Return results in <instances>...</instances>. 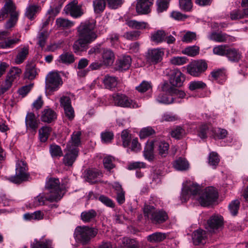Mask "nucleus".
Listing matches in <instances>:
<instances>
[{
	"mask_svg": "<svg viewBox=\"0 0 248 248\" xmlns=\"http://www.w3.org/2000/svg\"><path fill=\"white\" fill-rule=\"evenodd\" d=\"M102 64L106 66H111L114 62L115 55L113 52L107 48H102Z\"/></svg>",
	"mask_w": 248,
	"mask_h": 248,
	"instance_id": "obj_18",
	"label": "nucleus"
},
{
	"mask_svg": "<svg viewBox=\"0 0 248 248\" xmlns=\"http://www.w3.org/2000/svg\"><path fill=\"white\" fill-rule=\"evenodd\" d=\"M166 36L164 31L159 30L152 35L151 39L155 42L160 43L165 40Z\"/></svg>",
	"mask_w": 248,
	"mask_h": 248,
	"instance_id": "obj_45",
	"label": "nucleus"
},
{
	"mask_svg": "<svg viewBox=\"0 0 248 248\" xmlns=\"http://www.w3.org/2000/svg\"><path fill=\"white\" fill-rule=\"evenodd\" d=\"M144 215L154 224H160L168 219L167 213L163 210H157L153 205H145L143 209Z\"/></svg>",
	"mask_w": 248,
	"mask_h": 248,
	"instance_id": "obj_4",
	"label": "nucleus"
},
{
	"mask_svg": "<svg viewBox=\"0 0 248 248\" xmlns=\"http://www.w3.org/2000/svg\"><path fill=\"white\" fill-rule=\"evenodd\" d=\"M98 233L95 228L88 226H78L75 231L74 236L76 240L82 245L88 244L91 239L94 237Z\"/></svg>",
	"mask_w": 248,
	"mask_h": 248,
	"instance_id": "obj_5",
	"label": "nucleus"
},
{
	"mask_svg": "<svg viewBox=\"0 0 248 248\" xmlns=\"http://www.w3.org/2000/svg\"><path fill=\"white\" fill-rule=\"evenodd\" d=\"M173 166L178 170H186L188 169L189 164L185 158L179 157L173 161Z\"/></svg>",
	"mask_w": 248,
	"mask_h": 248,
	"instance_id": "obj_28",
	"label": "nucleus"
},
{
	"mask_svg": "<svg viewBox=\"0 0 248 248\" xmlns=\"http://www.w3.org/2000/svg\"><path fill=\"white\" fill-rule=\"evenodd\" d=\"M213 132L216 137L218 139H223L225 138L228 134V132L224 129L217 128L213 130Z\"/></svg>",
	"mask_w": 248,
	"mask_h": 248,
	"instance_id": "obj_63",
	"label": "nucleus"
},
{
	"mask_svg": "<svg viewBox=\"0 0 248 248\" xmlns=\"http://www.w3.org/2000/svg\"><path fill=\"white\" fill-rule=\"evenodd\" d=\"M170 0H157V11L158 13H162L166 11L168 8Z\"/></svg>",
	"mask_w": 248,
	"mask_h": 248,
	"instance_id": "obj_50",
	"label": "nucleus"
},
{
	"mask_svg": "<svg viewBox=\"0 0 248 248\" xmlns=\"http://www.w3.org/2000/svg\"><path fill=\"white\" fill-rule=\"evenodd\" d=\"M192 237L194 245L204 244L207 238L206 232L203 230L198 229L193 232Z\"/></svg>",
	"mask_w": 248,
	"mask_h": 248,
	"instance_id": "obj_19",
	"label": "nucleus"
},
{
	"mask_svg": "<svg viewBox=\"0 0 248 248\" xmlns=\"http://www.w3.org/2000/svg\"><path fill=\"white\" fill-rule=\"evenodd\" d=\"M64 10L67 14H69L71 16L74 18L79 17L84 14L82 6L78 4L77 0H74L67 4L65 7Z\"/></svg>",
	"mask_w": 248,
	"mask_h": 248,
	"instance_id": "obj_11",
	"label": "nucleus"
},
{
	"mask_svg": "<svg viewBox=\"0 0 248 248\" xmlns=\"http://www.w3.org/2000/svg\"><path fill=\"white\" fill-rule=\"evenodd\" d=\"M114 137L112 132L106 131L101 134V138L104 143H108L111 142Z\"/></svg>",
	"mask_w": 248,
	"mask_h": 248,
	"instance_id": "obj_55",
	"label": "nucleus"
},
{
	"mask_svg": "<svg viewBox=\"0 0 248 248\" xmlns=\"http://www.w3.org/2000/svg\"><path fill=\"white\" fill-rule=\"evenodd\" d=\"M207 68V63L203 60L194 61L187 65V72L190 75L198 77Z\"/></svg>",
	"mask_w": 248,
	"mask_h": 248,
	"instance_id": "obj_8",
	"label": "nucleus"
},
{
	"mask_svg": "<svg viewBox=\"0 0 248 248\" xmlns=\"http://www.w3.org/2000/svg\"><path fill=\"white\" fill-rule=\"evenodd\" d=\"M184 134V129L180 126H177L174 128L170 132L171 137L176 139H181Z\"/></svg>",
	"mask_w": 248,
	"mask_h": 248,
	"instance_id": "obj_51",
	"label": "nucleus"
},
{
	"mask_svg": "<svg viewBox=\"0 0 248 248\" xmlns=\"http://www.w3.org/2000/svg\"><path fill=\"white\" fill-rule=\"evenodd\" d=\"M127 24L130 28L137 30L145 29L147 25L146 22H138L134 20L129 21Z\"/></svg>",
	"mask_w": 248,
	"mask_h": 248,
	"instance_id": "obj_47",
	"label": "nucleus"
},
{
	"mask_svg": "<svg viewBox=\"0 0 248 248\" xmlns=\"http://www.w3.org/2000/svg\"><path fill=\"white\" fill-rule=\"evenodd\" d=\"M62 84L60 75L57 72L49 73L46 78V89L49 92H54L58 90Z\"/></svg>",
	"mask_w": 248,
	"mask_h": 248,
	"instance_id": "obj_7",
	"label": "nucleus"
},
{
	"mask_svg": "<svg viewBox=\"0 0 248 248\" xmlns=\"http://www.w3.org/2000/svg\"><path fill=\"white\" fill-rule=\"evenodd\" d=\"M246 16L245 14V9L243 11L240 10L235 9L233 10L230 14V17L232 20H237L241 19Z\"/></svg>",
	"mask_w": 248,
	"mask_h": 248,
	"instance_id": "obj_56",
	"label": "nucleus"
},
{
	"mask_svg": "<svg viewBox=\"0 0 248 248\" xmlns=\"http://www.w3.org/2000/svg\"><path fill=\"white\" fill-rule=\"evenodd\" d=\"M219 162V158L218 154L214 152L210 153L208 156V163L210 166L215 168L218 165Z\"/></svg>",
	"mask_w": 248,
	"mask_h": 248,
	"instance_id": "obj_49",
	"label": "nucleus"
},
{
	"mask_svg": "<svg viewBox=\"0 0 248 248\" xmlns=\"http://www.w3.org/2000/svg\"><path fill=\"white\" fill-rule=\"evenodd\" d=\"M240 202L236 200L232 201L229 205V209L233 216H236L239 208Z\"/></svg>",
	"mask_w": 248,
	"mask_h": 248,
	"instance_id": "obj_53",
	"label": "nucleus"
},
{
	"mask_svg": "<svg viewBox=\"0 0 248 248\" xmlns=\"http://www.w3.org/2000/svg\"><path fill=\"white\" fill-rule=\"evenodd\" d=\"M103 83L106 88L111 90L117 86L118 82L116 77L107 75L104 78Z\"/></svg>",
	"mask_w": 248,
	"mask_h": 248,
	"instance_id": "obj_31",
	"label": "nucleus"
},
{
	"mask_svg": "<svg viewBox=\"0 0 248 248\" xmlns=\"http://www.w3.org/2000/svg\"><path fill=\"white\" fill-rule=\"evenodd\" d=\"M207 229L211 232L222 227L223 224V217L220 216H212L207 221Z\"/></svg>",
	"mask_w": 248,
	"mask_h": 248,
	"instance_id": "obj_16",
	"label": "nucleus"
},
{
	"mask_svg": "<svg viewBox=\"0 0 248 248\" xmlns=\"http://www.w3.org/2000/svg\"><path fill=\"white\" fill-rule=\"evenodd\" d=\"M56 24L59 27L69 28L72 27L74 23L73 22L65 18H59L56 19Z\"/></svg>",
	"mask_w": 248,
	"mask_h": 248,
	"instance_id": "obj_46",
	"label": "nucleus"
},
{
	"mask_svg": "<svg viewBox=\"0 0 248 248\" xmlns=\"http://www.w3.org/2000/svg\"><path fill=\"white\" fill-rule=\"evenodd\" d=\"M202 206H208L215 202L218 197L217 190L213 186H208L201 191V186L193 182L186 185L182 189L181 196L183 202H186L190 196L196 197Z\"/></svg>",
	"mask_w": 248,
	"mask_h": 248,
	"instance_id": "obj_1",
	"label": "nucleus"
},
{
	"mask_svg": "<svg viewBox=\"0 0 248 248\" xmlns=\"http://www.w3.org/2000/svg\"><path fill=\"white\" fill-rule=\"evenodd\" d=\"M164 54V52L162 49H149L146 54V58L149 63L156 64L161 61Z\"/></svg>",
	"mask_w": 248,
	"mask_h": 248,
	"instance_id": "obj_12",
	"label": "nucleus"
},
{
	"mask_svg": "<svg viewBox=\"0 0 248 248\" xmlns=\"http://www.w3.org/2000/svg\"><path fill=\"white\" fill-rule=\"evenodd\" d=\"M29 53V46H24L20 48L18 51L17 55L15 59V62L17 64H20L23 62L26 59Z\"/></svg>",
	"mask_w": 248,
	"mask_h": 248,
	"instance_id": "obj_22",
	"label": "nucleus"
},
{
	"mask_svg": "<svg viewBox=\"0 0 248 248\" xmlns=\"http://www.w3.org/2000/svg\"><path fill=\"white\" fill-rule=\"evenodd\" d=\"M114 188L116 191L117 201L119 204H122L125 202V192L119 183H115Z\"/></svg>",
	"mask_w": 248,
	"mask_h": 248,
	"instance_id": "obj_30",
	"label": "nucleus"
},
{
	"mask_svg": "<svg viewBox=\"0 0 248 248\" xmlns=\"http://www.w3.org/2000/svg\"><path fill=\"white\" fill-rule=\"evenodd\" d=\"M156 101L160 103L166 104H170L174 102V98L171 97L170 99L168 98L166 95L164 93H160L156 98Z\"/></svg>",
	"mask_w": 248,
	"mask_h": 248,
	"instance_id": "obj_57",
	"label": "nucleus"
},
{
	"mask_svg": "<svg viewBox=\"0 0 248 248\" xmlns=\"http://www.w3.org/2000/svg\"><path fill=\"white\" fill-rule=\"evenodd\" d=\"M37 75L36 69L33 65H28L26 66L24 73V77L30 80L34 79Z\"/></svg>",
	"mask_w": 248,
	"mask_h": 248,
	"instance_id": "obj_38",
	"label": "nucleus"
},
{
	"mask_svg": "<svg viewBox=\"0 0 248 248\" xmlns=\"http://www.w3.org/2000/svg\"><path fill=\"white\" fill-rule=\"evenodd\" d=\"M229 47V46L227 45H218L213 48V52L217 55L226 56Z\"/></svg>",
	"mask_w": 248,
	"mask_h": 248,
	"instance_id": "obj_41",
	"label": "nucleus"
},
{
	"mask_svg": "<svg viewBox=\"0 0 248 248\" xmlns=\"http://www.w3.org/2000/svg\"><path fill=\"white\" fill-rule=\"evenodd\" d=\"M50 195L47 193L39 195L37 196L34 199V205L36 206L42 205L45 204L46 201H49L50 202H57L56 201H51L50 199Z\"/></svg>",
	"mask_w": 248,
	"mask_h": 248,
	"instance_id": "obj_36",
	"label": "nucleus"
},
{
	"mask_svg": "<svg viewBox=\"0 0 248 248\" xmlns=\"http://www.w3.org/2000/svg\"><path fill=\"white\" fill-rule=\"evenodd\" d=\"M47 36V32L43 31L39 33L37 37L38 45L42 48L45 46Z\"/></svg>",
	"mask_w": 248,
	"mask_h": 248,
	"instance_id": "obj_61",
	"label": "nucleus"
},
{
	"mask_svg": "<svg viewBox=\"0 0 248 248\" xmlns=\"http://www.w3.org/2000/svg\"><path fill=\"white\" fill-rule=\"evenodd\" d=\"M140 35V31H133L126 32L124 35V37L127 40H136L138 39Z\"/></svg>",
	"mask_w": 248,
	"mask_h": 248,
	"instance_id": "obj_59",
	"label": "nucleus"
},
{
	"mask_svg": "<svg viewBox=\"0 0 248 248\" xmlns=\"http://www.w3.org/2000/svg\"><path fill=\"white\" fill-rule=\"evenodd\" d=\"M45 188L48 190L47 193L50 195L49 199L51 201L58 202L62 197V195H61L62 189L59 179L56 178L48 179L46 184Z\"/></svg>",
	"mask_w": 248,
	"mask_h": 248,
	"instance_id": "obj_6",
	"label": "nucleus"
},
{
	"mask_svg": "<svg viewBox=\"0 0 248 248\" xmlns=\"http://www.w3.org/2000/svg\"><path fill=\"white\" fill-rule=\"evenodd\" d=\"M112 98L114 105L116 106L132 108H137L139 107V105L137 103L129 99L124 94L115 93L113 94Z\"/></svg>",
	"mask_w": 248,
	"mask_h": 248,
	"instance_id": "obj_9",
	"label": "nucleus"
},
{
	"mask_svg": "<svg viewBox=\"0 0 248 248\" xmlns=\"http://www.w3.org/2000/svg\"><path fill=\"white\" fill-rule=\"evenodd\" d=\"M100 172L95 169H89L85 171V177L87 181L91 183H94L97 181Z\"/></svg>",
	"mask_w": 248,
	"mask_h": 248,
	"instance_id": "obj_24",
	"label": "nucleus"
},
{
	"mask_svg": "<svg viewBox=\"0 0 248 248\" xmlns=\"http://www.w3.org/2000/svg\"><path fill=\"white\" fill-rule=\"evenodd\" d=\"M51 128L49 126H43L39 130V138L41 142H46L50 134Z\"/></svg>",
	"mask_w": 248,
	"mask_h": 248,
	"instance_id": "obj_39",
	"label": "nucleus"
},
{
	"mask_svg": "<svg viewBox=\"0 0 248 248\" xmlns=\"http://www.w3.org/2000/svg\"><path fill=\"white\" fill-rule=\"evenodd\" d=\"M167 237L165 233L156 232L147 237V240L150 243H155L163 241Z\"/></svg>",
	"mask_w": 248,
	"mask_h": 248,
	"instance_id": "obj_29",
	"label": "nucleus"
},
{
	"mask_svg": "<svg viewBox=\"0 0 248 248\" xmlns=\"http://www.w3.org/2000/svg\"><path fill=\"white\" fill-rule=\"evenodd\" d=\"M155 133V131L151 127H147L142 129L140 133L141 139H144Z\"/></svg>",
	"mask_w": 248,
	"mask_h": 248,
	"instance_id": "obj_62",
	"label": "nucleus"
},
{
	"mask_svg": "<svg viewBox=\"0 0 248 248\" xmlns=\"http://www.w3.org/2000/svg\"><path fill=\"white\" fill-rule=\"evenodd\" d=\"M94 11L95 13L102 12L106 7V1L105 0H94L93 1Z\"/></svg>",
	"mask_w": 248,
	"mask_h": 248,
	"instance_id": "obj_43",
	"label": "nucleus"
},
{
	"mask_svg": "<svg viewBox=\"0 0 248 248\" xmlns=\"http://www.w3.org/2000/svg\"><path fill=\"white\" fill-rule=\"evenodd\" d=\"M40 10V7L37 5H31L26 8L25 16L32 20L34 18L35 15Z\"/></svg>",
	"mask_w": 248,
	"mask_h": 248,
	"instance_id": "obj_34",
	"label": "nucleus"
},
{
	"mask_svg": "<svg viewBox=\"0 0 248 248\" xmlns=\"http://www.w3.org/2000/svg\"><path fill=\"white\" fill-rule=\"evenodd\" d=\"M21 73L20 69L17 67H13L9 71L6 77L13 82L15 79L19 77Z\"/></svg>",
	"mask_w": 248,
	"mask_h": 248,
	"instance_id": "obj_44",
	"label": "nucleus"
},
{
	"mask_svg": "<svg viewBox=\"0 0 248 248\" xmlns=\"http://www.w3.org/2000/svg\"><path fill=\"white\" fill-rule=\"evenodd\" d=\"M226 56L230 61L237 62L241 58V54L238 49L229 46Z\"/></svg>",
	"mask_w": 248,
	"mask_h": 248,
	"instance_id": "obj_27",
	"label": "nucleus"
},
{
	"mask_svg": "<svg viewBox=\"0 0 248 248\" xmlns=\"http://www.w3.org/2000/svg\"><path fill=\"white\" fill-rule=\"evenodd\" d=\"M31 248H52V242L50 240L36 241L31 245Z\"/></svg>",
	"mask_w": 248,
	"mask_h": 248,
	"instance_id": "obj_48",
	"label": "nucleus"
},
{
	"mask_svg": "<svg viewBox=\"0 0 248 248\" xmlns=\"http://www.w3.org/2000/svg\"><path fill=\"white\" fill-rule=\"evenodd\" d=\"M95 28V22L94 21H86L80 23L77 29L78 38L73 45V51L75 53L86 51L88 45L97 38Z\"/></svg>",
	"mask_w": 248,
	"mask_h": 248,
	"instance_id": "obj_2",
	"label": "nucleus"
},
{
	"mask_svg": "<svg viewBox=\"0 0 248 248\" xmlns=\"http://www.w3.org/2000/svg\"><path fill=\"white\" fill-rule=\"evenodd\" d=\"M19 16L16 11V6L12 0H7L0 10V21H3L9 17L5 24V28L11 29L16 24Z\"/></svg>",
	"mask_w": 248,
	"mask_h": 248,
	"instance_id": "obj_3",
	"label": "nucleus"
},
{
	"mask_svg": "<svg viewBox=\"0 0 248 248\" xmlns=\"http://www.w3.org/2000/svg\"><path fill=\"white\" fill-rule=\"evenodd\" d=\"M131 59L130 56H124L119 59L117 62V69L123 71L128 69L130 66Z\"/></svg>",
	"mask_w": 248,
	"mask_h": 248,
	"instance_id": "obj_25",
	"label": "nucleus"
},
{
	"mask_svg": "<svg viewBox=\"0 0 248 248\" xmlns=\"http://www.w3.org/2000/svg\"><path fill=\"white\" fill-rule=\"evenodd\" d=\"M60 62L65 64H69L75 62L74 55L72 52H64L60 56Z\"/></svg>",
	"mask_w": 248,
	"mask_h": 248,
	"instance_id": "obj_35",
	"label": "nucleus"
},
{
	"mask_svg": "<svg viewBox=\"0 0 248 248\" xmlns=\"http://www.w3.org/2000/svg\"><path fill=\"white\" fill-rule=\"evenodd\" d=\"M153 0H137L136 12L140 15H146L150 12V7L153 4Z\"/></svg>",
	"mask_w": 248,
	"mask_h": 248,
	"instance_id": "obj_14",
	"label": "nucleus"
},
{
	"mask_svg": "<svg viewBox=\"0 0 248 248\" xmlns=\"http://www.w3.org/2000/svg\"><path fill=\"white\" fill-rule=\"evenodd\" d=\"M80 131H75L71 135V140L69 141L66 145L67 148L78 149V147L80 145Z\"/></svg>",
	"mask_w": 248,
	"mask_h": 248,
	"instance_id": "obj_20",
	"label": "nucleus"
},
{
	"mask_svg": "<svg viewBox=\"0 0 248 248\" xmlns=\"http://www.w3.org/2000/svg\"><path fill=\"white\" fill-rule=\"evenodd\" d=\"M99 200L109 207L114 208L115 207V203L112 200L104 195H101L99 197Z\"/></svg>",
	"mask_w": 248,
	"mask_h": 248,
	"instance_id": "obj_64",
	"label": "nucleus"
},
{
	"mask_svg": "<svg viewBox=\"0 0 248 248\" xmlns=\"http://www.w3.org/2000/svg\"><path fill=\"white\" fill-rule=\"evenodd\" d=\"M185 80L184 75L178 69L171 70L169 74V83L170 86L180 87Z\"/></svg>",
	"mask_w": 248,
	"mask_h": 248,
	"instance_id": "obj_10",
	"label": "nucleus"
},
{
	"mask_svg": "<svg viewBox=\"0 0 248 248\" xmlns=\"http://www.w3.org/2000/svg\"><path fill=\"white\" fill-rule=\"evenodd\" d=\"M206 86V84L202 81H194L190 83L189 88L191 91H194L197 89H203Z\"/></svg>",
	"mask_w": 248,
	"mask_h": 248,
	"instance_id": "obj_54",
	"label": "nucleus"
},
{
	"mask_svg": "<svg viewBox=\"0 0 248 248\" xmlns=\"http://www.w3.org/2000/svg\"><path fill=\"white\" fill-rule=\"evenodd\" d=\"M13 82L7 77L5 80L0 85V93L3 94L7 91L11 87Z\"/></svg>",
	"mask_w": 248,
	"mask_h": 248,
	"instance_id": "obj_58",
	"label": "nucleus"
},
{
	"mask_svg": "<svg viewBox=\"0 0 248 248\" xmlns=\"http://www.w3.org/2000/svg\"><path fill=\"white\" fill-rule=\"evenodd\" d=\"M66 149L67 152L64 156L63 163L65 165L71 167L78 156L79 150L67 148Z\"/></svg>",
	"mask_w": 248,
	"mask_h": 248,
	"instance_id": "obj_17",
	"label": "nucleus"
},
{
	"mask_svg": "<svg viewBox=\"0 0 248 248\" xmlns=\"http://www.w3.org/2000/svg\"><path fill=\"white\" fill-rule=\"evenodd\" d=\"M229 37V35L226 33L213 31L209 36V39L217 42L224 43L227 41Z\"/></svg>",
	"mask_w": 248,
	"mask_h": 248,
	"instance_id": "obj_26",
	"label": "nucleus"
},
{
	"mask_svg": "<svg viewBox=\"0 0 248 248\" xmlns=\"http://www.w3.org/2000/svg\"><path fill=\"white\" fill-rule=\"evenodd\" d=\"M154 149L153 141L148 143L145 147L144 156L149 161H152L154 159Z\"/></svg>",
	"mask_w": 248,
	"mask_h": 248,
	"instance_id": "obj_32",
	"label": "nucleus"
},
{
	"mask_svg": "<svg viewBox=\"0 0 248 248\" xmlns=\"http://www.w3.org/2000/svg\"><path fill=\"white\" fill-rule=\"evenodd\" d=\"M178 88V87L170 86L168 82L166 81L162 84L161 89L162 91L168 93L172 96H177L180 98H184L186 93L182 90H179Z\"/></svg>",
	"mask_w": 248,
	"mask_h": 248,
	"instance_id": "obj_15",
	"label": "nucleus"
},
{
	"mask_svg": "<svg viewBox=\"0 0 248 248\" xmlns=\"http://www.w3.org/2000/svg\"><path fill=\"white\" fill-rule=\"evenodd\" d=\"M57 118L56 112L50 108L45 109L42 112L41 120L42 122L50 123Z\"/></svg>",
	"mask_w": 248,
	"mask_h": 248,
	"instance_id": "obj_21",
	"label": "nucleus"
},
{
	"mask_svg": "<svg viewBox=\"0 0 248 248\" xmlns=\"http://www.w3.org/2000/svg\"><path fill=\"white\" fill-rule=\"evenodd\" d=\"M152 85L149 82L143 81L139 86L136 87V89L140 93H144L152 89Z\"/></svg>",
	"mask_w": 248,
	"mask_h": 248,
	"instance_id": "obj_60",
	"label": "nucleus"
},
{
	"mask_svg": "<svg viewBox=\"0 0 248 248\" xmlns=\"http://www.w3.org/2000/svg\"><path fill=\"white\" fill-rule=\"evenodd\" d=\"M30 175L28 172L16 171V174L10 178V181L15 184H20L29 180Z\"/></svg>",
	"mask_w": 248,
	"mask_h": 248,
	"instance_id": "obj_23",
	"label": "nucleus"
},
{
	"mask_svg": "<svg viewBox=\"0 0 248 248\" xmlns=\"http://www.w3.org/2000/svg\"><path fill=\"white\" fill-rule=\"evenodd\" d=\"M200 48L196 46H193L185 48L182 50V53L189 56L194 57L199 53Z\"/></svg>",
	"mask_w": 248,
	"mask_h": 248,
	"instance_id": "obj_42",
	"label": "nucleus"
},
{
	"mask_svg": "<svg viewBox=\"0 0 248 248\" xmlns=\"http://www.w3.org/2000/svg\"><path fill=\"white\" fill-rule=\"evenodd\" d=\"M179 7L184 12H190L193 8L192 0H179Z\"/></svg>",
	"mask_w": 248,
	"mask_h": 248,
	"instance_id": "obj_37",
	"label": "nucleus"
},
{
	"mask_svg": "<svg viewBox=\"0 0 248 248\" xmlns=\"http://www.w3.org/2000/svg\"><path fill=\"white\" fill-rule=\"evenodd\" d=\"M169 144L165 141H161L158 143V154L162 157H165L168 154Z\"/></svg>",
	"mask_w": 248,
	"mask_h": 248,
	"instance_id": "obj_40",
	"label": "nucleus"
},
{
	"mask_svg": "<svg viewBox=\"0 0 248 248\" xmlns=\"http://www.w3.org/2000/svg\"><path fill=\"white\" fill-rule=\"evenodd\" d=\"M26 128L36 132L40 124V121L33 112H28L25 118Z\"/></svg>",
	"mask_w": 248,
	"mask_h": 248,
	"instance_id": "obj_13",
	"label": "nucleus"
},
{
	"mask_svg": "<svg viewBox=\"0 0 248 248\" xmlns=\"http://www.w3.org/2000/svg\"><path fill=\"white\" fill-rule=\"evenodd\" d=\"M97 215L96 212L94 210L83 212L81 214V218L85 222H89L93 220Z\"/></svg>",
	"mask_w": 248,
	"mask_h": 248,
	"instance_id": "obj_33",
	"label": "nucleus"
},
{
	"mask_svg": "<svg viewBox=\"0 0 248 248\" xmlns=\"http://www.w3.org/2000/svg\"><path fill=\"white\" fill-rule=\"evenodd\" d=\"M49 151L51 155L55 156H62V151L60 146L56 144H52L50 146Z\"/></svg>",
	"mask_w": 248,
	"mask_h": 248,
	"instance_id": "obj_52",
	"label": "nucleus"
}]
</instances>
